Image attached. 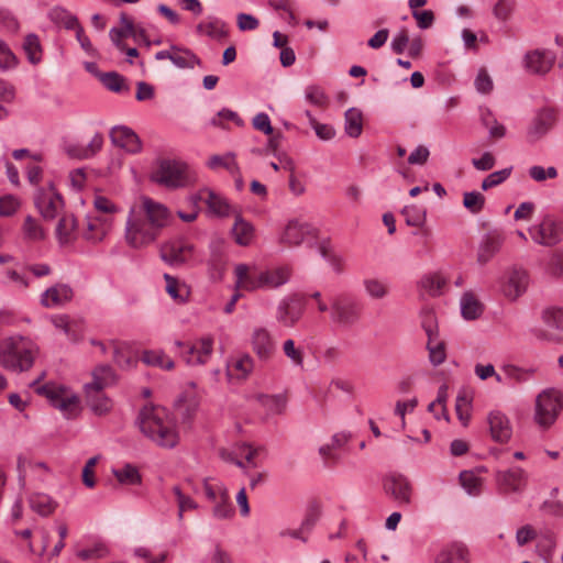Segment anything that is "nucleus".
Instances as JSON below:
<instances>
[{
    "mask_svg": "<svg viewBox=\"0 0 563 563\" xmlns=\"http://www.w3.org/2000/svg\"><path fill=\"white\" fill-rule=\"evenodd\" d=\"M23 49L31 64L35 65L40 63L42 58V46L40 43V38L36 34L31 33L25 36Z\"/></svg>",
    "mask_w": 563,
    "mask_h": 563,
    "instance_id": "obj_43",
    "label": "nucleus"
},
{
    "mask_svg": "<svg viewBox=\"0 0 563 563\" xmlns=\"http://www.w3.org/2000/svg\"><path fill=\"white\" fill-rule=\"evenodd\" d=\"M115 375L109 365H99L92 371V382L85 385V390H103L113 385Z\"/></svg>",
    "mask_w": 563,
    "mask_h": 563,
    "instance_id": "obj_30",
    "label": "nucleus"
},
{
    "mask_svg": "<svg viewBox=\"0 0 563 563\" xmlns=\"http://www.w3.org/2000/svg\"><path fill=\"white\" fill-rule=\"evenodd\" d=\"M383 489L400 505H409L412 487L410 482L401 474H389L383 479Z\"/></svg>",
    "mask_w": 563,
    "mask_h": 563,
    "instance_id": "obj_16",
    "label": "nucleus"
},
{
    "mask_svg": "<svg viewBox=\"0 0 563 563\" xmlns=\"http://www.w3.org/2000/svg\"><path fill=\"white\" fill-rule=\"evenodd\" d=\"M554 123L555 114L553 111L548 109L540 111L528 130V141L531 143L537 142L553 128Z\"/></svg>",
    "mask_w": 563,
    "mask_h": 563,
    "instance_id": "obj_23",
    "label": "nucleus"
},
{
    "mask_svg": "<svg viewBox=\"0 0 563 563\" xmlns=\"http://www.w3.org/2000/svg\"><path fill=\"white\" fill-rule=\"evenodd\" d=\"M234 223L231 229V234L234 242L240 246H249L255 238L254 225L245 220L241 213H234Z\"/></svg>",
    "mask_w": 563,
    "mask_h": 563,
    "instance_id": "obj_26",
    "label": "nucleus"
},
{
    "mask_svg": "<svg viewBox=\"0 0 563 563\" xmlns=\"http://www.w3.org/2000/svg\"><path fill=\"white\" fill-rule=\"evenodd\" d=\"M52 323L55 328L60 329L71 340H75L76 334L73 329L74 322L69 319L67 314H57L51 318Z\"/></svg>",
    "mask_w": 563,
    "mask_h": 563,
    "instance_id": "obj_58",
    "label": "nucleus"
},
{
    "mask_svg": "<svg viewBox=\"0 0 563 563\" xmlns=\"http://www.w3.org/2000/svg\"><path fill=\"white\" fill-rule=\"evenodd\" d=\"M47 16L56 26H64L67 30H73L78 23V19L74 14L58 5L52 8Z\"/></svg>",
    "mask_w": 563,
    "mask_h": 563,
    "instance_id": "obj_36",
    "label": "nucleus"
},
{
    "mask_svg": "<svg viewBox=\"0 0 563 563\" xmlns=\"http://www.w3.org/2000/svg\"><path fill=\"white\" fill-rule=\"evenodd\" d=\"M512 168H504L501 170L494 172L489 174L484 180L482 181V189L488 190L490 188H494L500 184H503L511 174Z\"/></svg>",
    "mask_w": 563,
    "mask_h": 563,
    "instance_id": "obj_56",
    "label": "nucleus"
},
{
    "mask_svg": "<svg viewBox=\"0 0 563 563\" xmlns=\"http://www.w3.org/2000/svg\"><path fill=\"white\" fill-rule=\"evenodd\" d=\"M563 408V396L560 390L548 388L541 391L534 406V421L542 428H550Z\"/></svg>",
    "mask_w": 563,
    "mask_h": 563,
    "instance_id": "obj_7",
    "label": "nucleus"
},
{
    "mask_svg": "<svg viewBox=\"0 0 563 563\" xmlns=\"http://www.w3.org/2000/svg\"><path fill=\"white\" fill-rule=\"evenodd\" d=\"M37 354V344L27 336L15 334L0 341V365L7 371L14 373L30 371Z\"/></svg>",
    "mask_w": 563,
    "mask_h": 563,
    "instance_id": "obj_4",
    "label": "nucleus"
},
{
    "mask_svg": "<svg viewBox=\"0 0 563 563\" xmlns=\"http://www.w3.org/2000/svg\"><path fill=\"white\" fill-rule=\"evenodd\" d=\"M31 508L40 516H49L54 512L57 504L46 494H33L30 499Z\"/></svg>",
    "mask_w": 563,
    "mask_h": 563,
    "instance_id": "obj_39",
    "label": "nucleus"
},
{
    "mask_svg": "<svg viewBox=\"0 0 563 563\" xmlns=\"http://www.w3.org/2000/svg\"><path fill=\"white\" fill-rule=\"evenodd\" d=\"M194 253V245L184 240H174L161 246V258L172 266H180L187 263Z\"/></svg>",
    "mask_w": 563,
    "mask_h": 563,
    "instance_id": "obj_13",
    "label": "nucleus"
},
{
    "mask_svg": "<svg viewBox=\"0 0 563 563\" xmlns=\"http://www.w3.org/2000/svg\"><path fill=\"white\" fill-rule=\"evenodd\" d=\"M434 563H468V551L462 543L449 544L438 553Z\"/></svg>",
    "mask_w": 563,
    "mask_h": 563,
    "instance_id": "obj_28",
    "label": "nucleus"
},
{
    "mask_svg": "<svg viewBox=\"0 0 563 563\" xmlns=\"http://www.w3.org/2000/svg\"><path fill=\"white\" fill-rule=\"evenodd\" d=\"M101 218H96L93 221H89L87 230L84 232V239L91 243L101 242L107 235V228L101 223Z\"/></svg>",
    "mask_w": 563,
    "mask_h": 563,
    "instance_id": "obj_48",
    "label": "nucleus"
},
{
    "mask_svg": "<svg viewBox=\"0 0 563 563\" xmlns=\"http://www.w3.org/2000/svg\"><path fill=\"white\" fill-rule=\"evenodd\" d=\"M445 279L439 274H429L420 279V288L431 297L441 295Z\"/></svg>",
    "mask_w": 563,
    "mask_h": 563,
    "instance_id": "obj_41",
    "label": "nucleus"
},
{
    "mask_svg": "<svg viewBox=\"0 0 563 563\" xmlns=\"http://www.w3.org/2000/svg\"><path fill=\"white\" fill-rule=\"evenodd\" d=\"M251 343L254 353L262 361H268L275 353V342L265 328H256L253 331Z\"/></svg>",
    "mask_w": 563,
    "mask_h": 563,
    "instance_id": "obj_21",
    "label": "nucleus"
},
{
    "mask_svg": "<svg viewBox=\"0 0 563 563\" xmlns=\"http://www.w3.org/2000/svg\"><path fill=\"white\" fill-rule=\"evenodd\" d=\"M114 362L121 367H129L134 362L128 352V347L119 342L112 341L110 343Z\"/></svg>",
    "mask_w": 563,
    "mask_h": 563,
    "instance_id": "obj_53",
    "label": "nucleus"
},
{
    "mask_svg": "<svg viewBox=\"0 0 563 563\" xmlns=\"http://www.w3.org/2000/svg\"><path fill=\"white\" fill-rule=\"evenodd\" d=\"M548 271L552 276H563V251H556L552 254L548 264Z\"/></svg>",
    "mask_w": 563,
    "mask_h": 563,
    "instance_id": "obj_64",
    "label": "nucleus"
},
{
    "mask_svg": "<svg viewBox=\"0 0 563 563\" xmlns=\"http://www.w3.org/2000/svg\"><path fill=\"white\" fill-rule=\"evenodd\" d=\"M174 49L172 63L178 68H194L200 66V58L189 48L172 45Z\"/></svg>",
    "mask_w": 563,
    "mask_h": 563,
    "instance_id": "obj_32",
    "label": "nucleus"
},
{
    "mask_svg": "<svg viewBox=\"0 0 563 563\" xmlns=\"http://www.w3.org/2000/svg\"><path fill=\"white\" fill-rule=\"evenodd\" d=\"M35 390L38 395L45 396L52 406L64 412L66 417H70L78 407V397L69 395L64 386L45 384L36 387Z\"/></svg>",
    "mask_w": 563,
    "mask_h": 563,
    "instance_id": "obj_9",
    "label": "nucleus"
},
{
    "mask_svg": "<svg viewBox=\"0 0 563 563\" xmlns=\"http://www.w3.org/2000/svg\"><path fill=\"white\" fill-rule=\"evenodd\" d=\"M409 35L406 29H401L391 41V49L396 54H402L405 49L409 46Z\"/></svg>",
    "mask_w": 563,
    "mask_h": 563,
    "instance_id": "obj_62",
    "label": "nucleus"
},
{
    "mask_svg": "<svg viewBox=\"0 0 563 563\" xmlns=\"http://www.w3.org/2000/svg\"><path fill=\"white\" fill-rule=\"evenodd\" d=\"M487 422L494 441L508 442L512 434V428L506 415L500 411H492L487 417Z\"/></svg>",
    "mask_w": 563,
    "mask_h": 563,
    "instance_id": "obj_20",
    "label": "nucleus"
},
{
    "mask_svg": "<svg viewBox=\"0 0 563 563\" xmlns=\"http://www.w3.org/2000/svg\"><path fill=\"white\" fill-rule=\"evenodd\" d=\"M101 81L109 90L120 92L123 89L124 78L118 73L111 71L103 74Z\"/></svg>",
    "mask_w": 563,
    "mask_h": 563,
    "instance_id": "obj_60",
    "label": "nucleus"
},
{
    "mask_svg": "<svg viewBox=\"0 0 563 563\" xmlns=\"http://www.w3.org/2000/svg\"><path fill=\"white\" fill-rule=\"evenodd\" d=\"M113 475L120 484L124 485H137L142 482L141 474L132 464H125L120 470H113Z\"/></svg>",
    "mask_w": 563,
    "mask_h": 563,
    "instance_id": "obj_44",
    "label": "nucleus"
},
{
    "mask_svg": "<svg viewBox=\"0 0 563 563\" xmlns=\"http://www.w3.org/2000/svg\"><path fill=\"white\" fill-rule=\"evenodd\" d=\"M486 198L479 191H466L463 194V207L472 214H478L485 207Z\"/></svg>",
    "mask_w": 563,
    "mask_h": 563,
    "instance_id": "obj_47",
    "label": "nucleus"
},
{
    "mask_svg": "<svg viewBox=\"0 0 563 563\" xmlns=\"http://www.w3.org/2000/svg\"><path fill=\"white\" fill-rule=\"evenodd\" d=\"M504 236L498 231L488 232L482 240L478 249L477 261L481 264L489 262L500 250Z\"/></svg>",
    "mask_w": 563,
    "mask_h": 563,
    "instance_id": "obj_27",
    "label": "nucleus"
},
{
    "mask_svg": "<svg viewBox=\"0 0 563 563\" xmlns=\"http://www.w3.org/2000/svg\"><path fill=\"white\" fill-rule=\"evenodd\" d=\"M344 131L350 137H358L363 131V114L357 108H350L344 113Z\"/></svg>",
    "mask_w": 563,
    "mask_h": 563,
    "instance_id": "obj_34",
    "label": "nucleus"
},
{
    "mask_svg": "<svg viewBox=\"0 0 563 563\" xmlns=\"http://www.w3.org/2000/svg\"><path fill=\"white\" fill-rule=\"evenodd\" d=\"M528 284V273L521 268H514L510 271L507 282L503 287L504 295L515 300L527 290Z\"/></svg>",
    "mask_w": 563,
    "mask_h": 563,
    "instance_id": "obj_22",
    "label": "nucleus"
},
{
    "mask_svg": "<svg viewBox=\"0 0 563 563\" xmlns=\"http://www.w3.org/2000/svg\"><path fill=\"white\" fill-rule=\"evenodd\" d=\"M166 282L167 294L178 302H185L188 298L189 291L185 284H180L177 278L169 274H164Z\"/></svg>",
    "mask_w": 563,
    "mask_h": 563,
    "instance_id": "obj_42",
    "label": "nucleus"
},
{
    "mask_svg": "<svg viewBox=\"0 0 563 563\" xmlns=\"http://www.w3.org/2000/svg\"><path fill=\"white\" fill-rule=\"evenodd\" d=\"M175 344L183 349L180 355L188 365L206 364L213 351V340L210 336L201 338L192 344L181 341H176Z\"/></svg>",
    "mask_w": 563,
    "mask_h": 563,
    "instance_id": "obj_11",
    "label": "nucleus"
},
{
    "mask_svg": "<svg viewBox=\"0 0 563 563\" xmlns=\"http://www.w3.org/2000/svg\"><path fill=\"white\" fill-rule=\"evenodd\" d=\"M23 233L26 239L32 241H41L45 238L44 229L31 216H27L24 220Z\"/></svg>",
    "mask_w": 563,
    "mask_h": 563,
    "instance_id": "obj_52",
    "label": "nucleus"
},
{
    "mask_svg": "<svg viewBox=\"0 0 563 563\" xmlns=\"http://www.w3.org/2000/svg\"><path fill=\"white\" fill-rule=\"evenodd\" d=\"M305 97L308 102L320 108H324L329 103L327 93L319 86H308L305 90Z\"/></svg>",
    "mask_w": 563,
    "mask_h": 563,
    "instance_id": "obj_51",
    "label": "nucleus"
},
{
    "mask_svg": "<svg viewBox=\"0 0 563 563\" xmlns=\"http://www.w3.org/2000/svg\"><path fill=\"white\" fill-rule=\"evenodd\" d=\"M77 221L73 214H63L56 227V236L60 245H69L76 240Z\"/></svg>",
    "mask_w": 563,
    "mask_h": 563,
    "instance_id": "obj_31",
    "label": "nucleus"
},
{
    "mask_svg": "<svg viewBox=\"0 0 563 563\" xmlns=\"http://www.w3.org/2000/svg\"><path fill=\"white\" fill-rule=\"evenodd\" d=\"M460 482L467 494L477 496L482 490L483 481L474 473L464 471L460 474Z\"/></svg>",
    "mask_w": 563,
    "mask_h": 563,
    "instance_id": "obj_49",
    "label": "nucleus"
},
{
    "mask_svg": "<svg viewBox=\"0 0 563 563\" xmlns=\"http://www.w3.org/2000/svg\"><path fill=\"white\" fill-rule=\"evenodd\" d=\"M363 317V305L349 294H340L330 301V319L342 328L356 325Z\"/></svg>",
    "mask_w": 563,
    "mask_h": 563,
    "instance_id": "obj_6",
    "label": "nucleus"
},
{
    "mask_svg": "<svg viewBox=\"0 0 563 563\" xmlns=\"http://www.w3.org/2000/svg\"><path fill=\"white\" fill-rule=\"evenodd\" d=\"M196 32L199 35H206L211 38H222L227 36L225 23L217 18H210L198 23Z\"/></svg>",
    "mask_w": 563,
    "mask_h": 563,
    "instance_id": "obj_35",
    "label": "nucleus"
},
{
    "mask_svg": "<svg viewBox=\"0 0 563 563\" xmlns=\"http://www.w3.org/2000/svg\"><path fill=\"white\" fill-rule=\"evenodd\" d=\"M316 232V229L308 222L292 219L286 224L280 235V242L287 246H298L305 241L314 238Z\"/></svg>",
    "mask_w": 563,
    "mask_h": 563,
    "instance_id": "obj_17",
    "label": "nucleus"
},
{
    "mask_svg": "<svg viewBox=\"0 0 563 563\" xmlns=\"http://www.w3.org/2000/svg\"><path fill=\"white\" fill-rule=\"evenodd\" d=\"M108 554V549L104 544L98 543L90 549H82L77 552V556L81 560H90V559H102Z\"/></svg>",
    "mask_w": 563,
    "mask_h": 563,
    "instance_id": "obj_61",
    "label": "nucleus"
},
{
    "mask_svg": "<svg viewBox=\"0 0 563 563\" xmlns=\"http://www.w3.org/2000/svg\"><path fill=\"white\" fill-rule=\"evenodd\" d=\"M257 399L271 415H279L285 410L286 398L283 395H260Z\"/></svg>",
    "mask_w": 563,
    "mask_h": 563,
    "instance_id": "obj_45",
    "label": "nucleus"
},
{
    "mask_svg": "<svg viewBox=\"0 0 563 563\" xmlns=\"http://www.w3.org/2000/svg\"><path fill=\"white\" fill-rule=\"evenodd\" d=\"M305 311L303 299L297 295L283 298L276 309V320L287 328H292L301 319Z\"/></svg>",
    "mask_w": 563,
    "mask_h": 563,
    "instance_id": "obj_12",
    "label": "nucleus"
},
{
    "mask_svg": "<svg viewBox=\"0 0 563 563\" xmlns=\"http://www.w3.org/2000/svg\"><path fill=\"white\" fill-rule=\"evenodd\" d=\"M202 192L207 194L206 205L210 213L219 218H227L234 214L231 205L224 197L216 194L209 188H203Z\"/></svg>",
    "mask_w": 563,
    "mask_h": 563,
    "instance_id": "obj_29",
    "label": "nucleus"
},
{
    "mask_svg": "<svg viewBox=\"0 0 563 563\" xmlns=\"http://www.w3.org/2000/svg\"><path fill=\"white\" fill-rule=\"evenodd\" d=\"M253 358L249 354H244L240 358L235 360L231 365H229L228 373L229 375H233V372L235 371L238 378L245 379L253 371Z\"/></svg>",
    "mask_w": 563,
    "mask_h": 563,
    "instance_id": "obj_46",
    "label": "nucleus"
},
{
    "mask_svg": "<svg viewBox=\"0 0 563 563\" xmlns=\"http://www.w3.org/2000/svg\"><path fill=\"white\" fill-rule=\"evenodd\" d=\"M141 432L153 443L164 449H173L179 442L175 418L161 406H144L137 416Z\"/></svg>",
    "mask_w": 563,
    "mask_h": 563,
    "instance_id": "obj_2",
    "label": "nucleus"
},
{
    "mask_svg": "<svg viewBox=\"0 0 563 563\" xmlns=\"http://www.w3.org/2000/svg\"><path fill=\"white\" fill-rule=\"evenodd\" d=\"M87 405L98 416L108 413L112 408V401L102 390H85Z\"/></svg>",
    "mask_w": 563,
    "mask_h": 563,
    "instance_id": "obj_33",
    "label": "nucleus"
},
{
    "mask_svg": "<svg viewBox=\"0 0 563 563\" xmlns=\"http://www.w3.org/2000/svg\"><path fill=\"white\" fill-rule=\"evenodd\" d=\"M496 164V158L490 152H485L479 158H473L472 165L481 172L490 170Z\"/></svg>",
    "mask_w": 563,
    "mask_h": 563,
    "instance_id": "obj_63",
    "label": "nucleus"
},
{
    "mask_svg": "<svg viewBox=\"0 0 563 563\" xmlns=\"http://www.w3.org/2000/svg\"><path fill=\"white\" fill-rule=\"evenodd\" d=\"M532 240L543 246H554L563 241V221L545 216L542 221L529 228Z\"/></svg>",
    "mask_w": 563,
    "mask_h": 563,
    "instance_id": "obj_8",
    "label": "nucleus"
},
{
    "mask_svg": "<svg viewBox=\"0 0 563 563\" xmlns=\"http://www.w3.org/2000/svg\"><path fill=\"white\" fill-rule=\"evenodd\" d=\"M212 512L217 519H228L233 516L234 508L229 503V496L225 492L221 493L220 500L213 507Z\"/></svg>",
    "mask_w": 563,
    "mask_h": 563,
    "instance_id": "obj_54",
    "label": "nucleus"
},
{
    "mask_svg": "<svg viewBox=\"0 0 563 563\" xmlns=\"http://www.w3.org/2000/svg\"><path fill=\"white\" fill-rule=\"evenodd\" d=\"M152 179L167 188H181L196 183V172L185 162L162 159L152 174Z\"/></svg>",
    "mask_w": 563,
    "mask_h": 563,
    "instance_id": "obj_5",
    "label": "nucleus"
},
{
    "mask_svg": "<svg viewBox=\"0 0 563 563\" xmlns=\"http://www.w3.org/2000/svg\"><path fill=\"white\" fill-rule=\"evenodd\" d=\"M421 325L428 336L427 349L429 351L430 362L438 366L445 361L444 343L438 340V324L435 316L432 311L422 313Z\"/></svg>",
    "mask_w": 563,
    "mask_h": 563,
    "instance_id": "obj_10",
    "label": "nucleus"
},
{
    "mask_svg": "<svg viewBox=\"0 0 563 563\" xmlns=\"http://www.w3.org/2000/svg\"><path fill=\"white\" fill-rule=\"evenodd\" d=\"M283 351L285 355L297 366H301L303 364V353L300 349L295 346V342L291 339H288L283 344Z\"/></svg>",
    "mask_w": 563,
    "mask_h": 563,
    "instance_id": "obj_59",
    "label": "nucleus"
},
{
    "mask_svg": "<svg viewBox=\"0 0 563 563\" xmlns=\"http://www.w3.org/2000/svg\"><path fill=\"white\" fill-rule=\"evenodd\" d=\"M529 176L538 183L545 181L547 179H554L558 177V169L554 166L544 168L540 165H533L529 168Z\"/></svg>",
    "mask_w": 563,
    "mask_h": 563,
    "instance_id": "obj_55",
    "label": "nucleus"
},
{
    "mask_svg": "<svg viewBox=\"0 0 563 563\" xmlns=\"http://www.w3.org/2000/svg\"><path fill=\"white\" fill-rule=\"evenodd\" d=\"M18 65V58L10 49L8 44L0 40V68L2 70L12 69Z\"/></svg>",
    "mask_w": 563,
    "mask_h": 563,
    "instance_id": "obj_57",
    "label": "nucleus"
},
{
    "mask_svg": "<svg viewBox=\"0 0 563 563\" xmlns=\"http://www.w3.org/2000/svg\"><path fill=\"white\" fill-rule=\"evenodd\" d=\"M34 201L37 210L46 220L56 218L64 206L62 196L52 186L47 189H38Z\"/></svg>",
    "mask_w": 563,
    "mask_h": 563,
    "instance_id": "obj_15",
    "label": "nucleus"
},
{
    "mask_svg": "<svg viewBox=\"0 0 563 563\" xmlns=\"http://www.w3.org/2000/svg\"><path fill=\"white\" fill-rule=\"evenodd\" d=\"M555 60V55L548 49H534L525 56L526 69L534 75H545L550 71Z\"/></svg>",
    "mask_w": 563,
    "mask_h": 563,
    "instance_id": "obj_18",
    "label": "nucleus"
},
{
    "mask_svg": "<svg viewBox=\"0 0 563 563\" xmlns=\"http://www.w3.org/2000/svg\"><path fill=\"white\" fill-rule=\"evenodd\" d=\"M234 275L235 285L240 289H277L289 282L291 268L288 265H279L260 269L256 265L238 264Z\"/></svg>",
    "mask_w": 563,
    "mask_h": 563,
    "instance_id": "obj_3",
    "label": "nucleus"
},
{
    "mask_svg": "<svg viewBox=\"0 0 563 563\" xmlns=\"http://www.w3.org/2000/svg\"><path fill=\"white\" fill-rule=\"evenodd\" d=\"M542 319L548 329L536 331L537 338L560 342L563 339V311L560 308H547L542 312Z\"/></svg>",
    "mask_w": 563,
    "mask_h": 563,
    "instance_id": "obj_14",
    "label": "nucleus"
},
{
    "mask_svg": "<svg viewBox=\"0 0 563 563\" xmlns=\"http://www.w3.org/2000/svg\"><path fill=\"white\" fill-rule=\"evenodd\" d=\"M73 289L66 284H56L47 288L41 296V305L45 308L63 306L73 298Z\"/></svg>",
    "mask_w": 563,
    "mask_h": 563,
    "instance_id": "obj_24",
    "label": "nucleus"
},
{
    "mask_svg": "<svg viewBox=\"0 0 563 563\" xmlns=\"http://www.w3.org/2000/svg\"><path fill=\"white\" fill-rule=\"evenodd\" d=\"M405 221L410 227H422L426 222V209L418 206H407L402 210Z\"/></svg>",
    "mask_w": 563,
    "mask_h": 563,
    "instance_id": "obj_50",
    "label": "nucleus"
},
{
    "mask_svg": "<svg viewBox=\"0 0 563 563\" xmlns=\"http://www.w3.org/2000/svg\"><path fill=\"white\" fill-rule=\"evenodd\" d=\"M461 312L466 320L477 319L483 313V305L472 292H465L461 298Z\"/></svg>",
    "mask_w": 563,
    "mask_h": 563,
    "instance_id": "obj_37",
    "label": "nucleus"
},
{
    "mask_svg": "<svg viewBox=\"0 0 563 563\" xmlns=\"http://www.w3.org/2000/svg\"><path fill=\"white\" fill-rule=\"evenodd\" d=\"M496 482L505 492H520L526 485V473L520 467H512L496 473Z\"/></svg>",
    "mask_w": 563,
    "mask_h": 563,
    "instance_id": "obj_25",
    "label": "nucleus"
},
{
    "mask_svg": "<svg viewBox=\"0 0 563 563\" xmlns=\"http://www.w3.org/2000/svg\"><path fill=\"white\" fill-rule=\"evenodd\" d=\"M363 287L366 295L375 300L384 299L389 294V285L386 280L379 278H365L363 280Z\"/></svg>",
    "mask_w": 563,
    "mask_h": 563,
    "instance_id": "obj_38",
    "label": "nucleus"
},
{
    "mask_svg": "<svg viewBox=\"0 0 563 563\" xmlns=\"http://www.w3.org/2000/svg\"><path fill=\"white\" fill-rule=\"evenodd\" d=\"M207 166L211 169L223 167L232 175L240 173V168L235 162V155L233 153H227L225 155H212L208 159Z\"/></svg>",
    "mask_w": 563,
    "mask_h": 563,
    "instance_id": "obj_40",
    "label": "nucleus"
},
{
    "mask_svg": "<svg viewBox=\"0 0 563 563\" xmlns=\"http://www.w3.org/2000/svg\"><path fill=\"white\" fill-rule=\"evenodd\" d=\"M111 142L128 153L136 154L142 150V142L139 135L125 125H118L110 131Z\"/></svg>",
    "mask_w": 563,
    "mask_h": 563,
    "instance_id": "obj_19",
    "label": "nucleus"
},
{
    "mask_svg": "<svg viewBox=\"0 0 563 563\" xmlns=\"http://www.w3.org/2000/svg\"><path fill=\"white\" fill-rule=\"evenodd\" d=\"M168 209L148 197L130 209L125 223V242L132 249H143L152 244L169 221Z\"/></svg>",
    "mask_w": 563,
    "mask_h": 563,
    "instance_id": "obj_1",
    "label": "nucleus"
}]
</instances>
